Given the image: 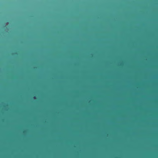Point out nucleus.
<instances>
[{"label":"nucleus","instance_id":"nucleus-2","mask_svg":"<svg viewBox=\"0 0 158 158\" xmlns=\"http://www.w3.org/2000/svg\"><path fill=\"white\" fill-rule=\"evenodd\" d=\"M25 132V131H23V133H24Z\"/></svg>","mask_w":158,"mask_h":158},{"label":"nucleus","instance_id":"nucleus-1","mask_svg":"<svg viewBox=\"0 0 158 158\" xmlns=\"http://www.w3.org/2000/svg\"><path fill=\"white\" fill-rule=\"evenodd\" d=\"M33 98H34V99H35L36 98V97H35V96H34V97H33Z\"/></svg>","mask_w":158,"mask_h":158}]
</instances>
